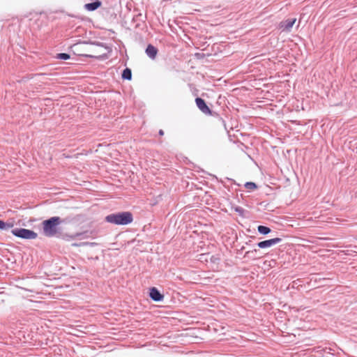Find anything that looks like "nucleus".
<instances>
[{
  "label": "nucleus",
  "instance_id": "nucleus-3",
  "mask_svg": "<svg viewBox=\"0 0 357 357\" xmlns=\"http://www.w3.org/2000/svg\"><path fill=\"white\" fill-rule=\"evenodd\" d=\"M11 233L14 236L24 239H35L38 236L35 231L26 229H14Z\"/></svg>",
  "mask_w": 357,
  "mask_h": 357
},
{
  "label": "nucleus",
  "instance_id": "nucleus-17",
  "mask_svg": "<svg viewBox=\"0 0 357 357\" xmlns=\"http://www.w3.org/2000/svg\"><path fill=\"white\" fill-rule=\"evenodd\" d=\"M159 135H164V132H163V130H160V131H159Z\"/></svg>",
  "mask_w": 357,
  "mask_h": 357
},
{
  "label": "nucleus",
  "instance_id": "nucleus-11",
  "mask_svg": "<svg viewBox=\"0 0 357 357\" xmlns=\"http://www.w3.org/2000/svg\"><path fill=\"white\" fill-rule=\"evenodd\" d=\"M257 230L261 234H268L271 231L270 228L263 225H259Z\"/></svg>",
  "mask_w": 357,
  "mask_h": 357
},
{
  "label": "nucleus",
  "instance_id": "nucleus-15",
  "mask_svg": "<svg viewBox=\"0 0 357 357\" xmlns=\"http://www.w3.org/2000/svg\"><path fill=\"white\" fill-rule=\"evenodd\" d=\"M5 229V222L0 220V229L4 230Z\"/></svg>",
  "mask_w": 357,
  "mask_h": 357
},
{
  "label": "nucleus",
  "instance_id": "nucleus-9",
  "mask_svg": "<svg viewBox=\"0 0 357 357\" xmlns=\"http://www.w3.org/2000/svg\"><path fill=\"white\" fill-rule=\"evenodd\" d=\"M157 52L158 50L151 45H149L146 49V54L152 59L155 58Z\"/></svg>",
  "mask_w": 357,
  "mask_h": 357
},
{
  "label": "nucleus",
  "instance_id": "nucleus-2",
  "mask_svg": "<svg viewBox=\"0 0 357 357\" xmlns=\"http://www.w3.org/2000/svg\"><path fill=\"white\" fill-rule=\"evenodd\" d=\"M107 222L118 225H126L131 223L133 220L132 215L130 212H121L112 213L105 217Z\"/></svg>",
  "mask_w": 357,
  "mask_h": 357
},
{
  "label": "nucleus",
  "instance_id": "nucleus-5",
  "mask_svg": "<svg viewBox=\"0 0 357 357\" xmlns=\"http://www.w3.org/2000/svg\"><path fill=\"white\" fill-rule=\"evenodd\" d=\"M282 239L280 238H275L269 240L261 241L257 243V246L260 248H266L271 247L277 243H280Z\"/></svg>",
  "mask_w": 357,
  "mask_h": 357
},
{
  "label": "nucleus",
  "instance_id": "nucleus-10",
  "mask_svg": "<svg viewBox=\"0 0 357 357\" xmlns=\"http://www.w3.org/2000/svg\"><path fill=\"white\" fill-rule=\"evenodd\" d=\"M122 77L125 79L130 80L132 77V73L130 69L126 68L122 73Z\"/></svg>",
  "mask_w": 357,
  "mask_h": 357
},
{
  "label": "nucleus",
  "instance_id": "nucleus-6",
  "mask_svg": "<svg viewBox=\"0 0 357 357\" xmlns=\"http://www.w3.org/2000/svg\"><path fill=\"white\" fill-rule=\"evenodd\" d=\"M195 102L197 107L204 114H211V110L201 98H197Z\"/></svg>",
  "mask_w": 357,
  "mask_h": 357
},
{
  "label": "nucleus",
  "instance_id": "nucleus-12",
  "mask_svg": "<svg viewBox=\"0 0 357 357\" xmlns=\"http://www.w3.org/2000/svg\"><path fill=\"white\" fill-rule=\"evenodd\" d=\"M245 187L248 190H255L257 188V185L255 183H253V182H247L245 184Z\"/></svg>",
  "mask_w": 357,
  "mask_h": 357
},
{
  "label": "nucleus",
  "instance_id": "nucleus-14",
  "mask_svg": "<svg viewBox=\"0 0 357 357\" xmlns=\"http://www.w3.org/2000/svg\"><path fill=\"white\" fill-rule=\"evenodd\" d=\"M13 226H14V223L13 222H5L4 230H8V229H11L12 227H13Z\"/></svg>",
  "mask_w": 357,
  "mask_h": 357
},
{
  "label": "nucleus",
  "instance_id": "nucleus-13",
  "mask_svg": "<svg viewBox=\"0 0 357 357\" xmlns=\"http://www.w3.org/2000/svg\"><path fill=\"white\" fill-rule=\"evenodd\" d=\"M56 58L62 60H67L70 58V55L66 53H60L57 54Z\"/></svg>",
  "mask_w": 357,
  "mask_h": 357
},
{
  "label": "nucleus",
  "instance_id": "nucleus-16",
  "mask_svg": "<svg viewBox=\"0 0 357 357\" xmlns=\"http://www.w3.org/2000/svg\"><path fill=\"white\" fill-rule=\"evenodd\" d=\"M80 245H90V246H93V245H96V243L85 242V243H82Z\"/></svg>",
  "mask_w": 357,
  "mask_h": 357
},
{
  "label": "nucleus",
  "instance_id": "nucleus-8",
  "mask_svg": "<svg viewBox=\"0 0 357 357\" xmlns=\"http://www.w3.org/2000/svg\"><path fill=\"white\" fill-rule=\"evenodd\" d=\"M95 1H96L92 3H86L84 5V8L88 11H93L98 9L99 7L101 6V2L96 0Z\"/></svg>",
  "mask_w": 357,
  "mask_h": 357
},
{
  "label": "nucleus",
  "instance_id": "nucleus-7",
  "mask_svg": "<svg viewBox=\"0 0 357 357\" xmlns=\"http://www.w3.org/2000/svg\"><path fill=\"white\" fill-rule=\"evenodd\" d=\"M150 297L155 301H160L163 299V295H162L160 291L155 287H153L150 289Z\"/></svg>",
  "mask_w": 357,
  "mask_h": 357
},
{
  "label": "nucleus",
  "instance_id": "nucleus-1",
  "mask_svg": "<svg viewBox=\"0 0 357 357\" xmlns=\"http://www.w3.org/2000/svg\"><path fill=\"white\" fill-rule=\"evenodd\" d=\"M63 222V220L57 216L44 220L42 222L43 234L47 237L55 236L59 232V226Z\"/></svg>",
  "mask_w": 357,
  "mask_h": 357
},
{
  "label": "nucleus",
  "instance_id": "nucleus-4",
  "mask_svg": "<svg viewBox=\"0 0 357 357\" xmlns=\"http://www.w3.org/2000/svg\"><path fill=\"white\" fill-rule=\"evenodd\" d=\"M296 21V18H291V19H287L284 21H282L280 23V29L282 31H290L291 28L293 27L294 24H295Z\"/></svg>",
  "mask_w": 357,
  "mask_h": 357
}]
</instances>
